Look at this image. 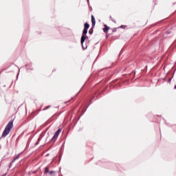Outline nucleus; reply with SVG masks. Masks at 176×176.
<instances>
[{"mask_svg":"<svg viewBox=\"0 0 176 176\" xmlns=\"http://www.w3.org/2000/svg\"><path fill=\"white\" fill-rule=\"evenodd\" d=\"M111 21H113V23H116V21H115V20H113V19H111Z\"/></svg>","mask_w":176,"mask_h":176,"instance_id":"a211bd4d","label":"nucleus"},{"mask_svg":"<svg viewBox=\"0 0 176 176\" xmlns=\"http://www.w3.org/2000/svg\"><path fill=\"white\" fill-rule=\"evenodd\" d=\"M171 33V30H168V31H166V34H170Z\"/></svg>","mask_w":176,"mask_h":176,"instance_id":"ddd939ff","label":"nucleus"},{"mask_svg":"<svg viewBox=\"0 0 176 176\" xmlns=\"http://www.w3.org/2000/svg\"><path fill=\"white\" fill-rule=\"evenodd\" d=\"M133 74H135V71H133Z\"/></svg>","mask_w":176,"mask_h":176,"instance_id":"4be33fe9","label":"nucleus"},{"mask_svg":"<svg viewBox=\"0 0 176 176\" xmlns=\"http://www.w3.org/2000/svg\"><path fill=\"white\" fill-rule=\"evenodd\" d=\"M6 175V174H5L3 176Z\"/></svg>","mask_w":176,"mask_h":176,"instance_id":"bb28decb","label":"nucleus"},{"mask_svg":"<svg viewBox=\"0 0 176 176\" xmlns=\"http://www.w3.org/2000/svg\"><path fill=\"white\" fill-rule=\"evenodd\" d=\"M80 43L82 47L83 50H86V49H87V44H85V42L82 43V38H80Z\"/></svg>","mask_w":176,"mask_h":176,"instance_id":"423d86ee","label":"nucleus"},{"mask_svg":"<svg viewBox=\"0 0 176 176\" xmlns=\"http://www.w3.org/2000/svg\"><path fill=\"white\" fill-rule=\"evenodd\" d=\"M110 19L111 20H113V19H112V16H110Z\"/></svg>","mask_w":176,"mask_h":176,"instance_id":"412c9836","label":"nucleus"},{"mask_svg":"<svg viewBox=\"0 0 176 176\" xmlns=\"http://www.w3.org/2000/svg\"><path fill=\"white\" fill-rule=\"evenodd\" d=\"M126 27H127L126 25H120V27H118V28H126Z\"/></svg>","mask_w":176,"mask_h":176,"instance_id":"9b49d317","label":"nucleus"},{"mask_svg":"<svg viewBox=\"0 0 176 176\" xmlns=\"http://www.w3.org/2000/svg\"><path fill=\"white\" fill-rule=\"evenodd\" d=\"M111 21H113V23H116V21H115V20H113V19H111Z\"/></svg>","mask_w":176,"mask_h":176,"instance_id":"f3484780","label":"nucleus"},{"mask_svg":"<svg viewBox=\"0 0 176 176\" xmlns=\"http://www.w3.org/2000/svg\"><path fill=\"white\" fill-rule=\"evenodd\" d=\"M49 155H50L49 153H48V154H46L45 156H49Z\"/></svg>","mask_w":176,"mask_h":176,"instance_id":"5701e85b","label":"nucleus"},{"mask_svg":"<svg viewBox=\"0 0 176 176\" xmlns=\"http://www.w3.org/2000/svg\"><path fill=\"white\" fill-rule=\"evenodd\" d=\"M87 29H83L82 30V34L81 36V42L83 43L87 39H89V36H87Z\"/></svg>","mask_w":176,"mask_h":176,"instance_id":"7ed1b4c3","label":"nucleus"},{"mask_svg":"<svg viewBox=\"0 0 176 176\" xmlns=\"http://www.w3.org/2000/svg\"><path fill=\"white\" fill-rule=\"evenodd\" d=\"M87 3H88V5H89V4H90V1H89V0H87Z\"/></svg>","mask_w":176,"mask_h":176,"instance_id":"dca6fc26","label":"nucleus"},{"mask_svg":"<svg viewBox=\"0 0 176 176\" xmlns=\"http://www.w3.org/2000/svg\"><path fill=\"white\" fill-rule=\"evenodd\" d=\"M89 104H91V100H90Z\"/></svg>","mask_w":176,"mask_h":176,"instance_id":"b1692460","label":"nucleus"},{"mask_svg":"<svg viewBox=\"0 0 176 176\" xmlns=\"http://www.w3.org/2000/svg\"><path fill=\"white\" fill-rule=\"evenodd\" d=\"M174 89H176V85H175V87H174Z\"/></svg>","mask_w":176,"mask_h":176,"instance_id":"393cba45","label":"nucleus"},{"mask_svg":"<svg viewBox=\"0 0 176 176\" xmlns=\"http://www.w3.org/2000/svg\"><path fill=\"white\" fill-rule=\"evenodd\" d=\"M87 108H89V105L87 107L86 109H84V110H83L82 112V115H83V114L85 113V112H86Z\"/></svg>","mask_w":176,"mask_h":176,"instance_id":"9d476101","label":"nucleus"},{"mask_svg":"<svg viewBox=\"0 0 176 176\" xmlns=\"http://www.w3.org/2000/svg\"><path fill=\"white\" fill-rule=\"evenodd\" d=\"M13 129V121H10L5 128V130L3 132V137H6L9 133H10V130Z\"/></svg>","mask_w":176,"mask_h":176,"instance_id":"f257e3e1","label":"nucleus"},{"mask_svg":"<svg viewBox=\"0 0 176 176\" xmlns=\"http://www.w3.org/2000/svg\"><path fill=\"white\" fill-rule=\"evenodd\" d=\"M61 133V129H58L54 135L53 138H52V140L56 142V140L58 138V135H60V133Z\"/></svg>","mask_w":176,"mask_h":176,"instance_id":"20e7f679","label":"nucleus"},{"mask_svg":"<svg viewBox=\"0 0 176 176\" xmlns=\"http://www.w3.org/2000/svg\"><path fill=\"white\" fill-rule=\"evenodd\" d=\"M104 27L103 32H104V34H108V31H109V27L107 25H104Z\"/></svg>","mask_w":176,"mask_h":176,"instance_id":"39448f33","label":"nucleus"},{"mask_svg":"<svg viewBox=\"0 0 176 176\" xmlns=\"http://www.w3.org/2000/svg\"><path fill=\"white\" fill-rule=\"evenodd\" d=\"M54 173H56L55 171H54V170H49V172H48V174L50 175V176H53V175H52V174H54Z\"/></svg>","mask_w":176,"mask_h":176,"instance_id":"6e6552de","label":"nucleus"},{"mask_svg":"<svg viewBox=\"0 0 176 176\" xmlns=\"http://www.w3.org/2000/svg\"><path fill=\"white\" fill-rule=\"evenodd\" d=\"M78 94H79V92L76 96H78Z\"/></svg>","mask_w":176,"mask_h":176,"instance_id":"a878e982","label":"nucleus"},{"mask_svg":"<svg viewBox=\"0 0 176 176\" xmlns=\"http://www.w3.org/2000/svg\"><path fill=\"white\" fill-rule=\"evenodd\" d=\"M49 108H50V106H47L45 108V109H49Z\"/></svg>","mask_w":176,"mask_h":176,"instance_id":"2eb2a0df","label":"nucleus"},{"mask_svg":"<svg viewBox=\"0 0 176 176\" xmlns=\"http://www.w3.org/2000/svg\"><path fill=\"white\" fill-rule=\"evenodd\" d=\"M118 30V28H114L112 30L113 32H116V30Z\"/></svg>","mask_w":176,"mask_h":176,"instance_id":"f8f14e48","label":"nucleus"},{"mask_svg":"<svg viewBox=\"0 0 176 176\" xmlns=\"http://www.w3.org/2000/svg\"><path fill=\"white\" fill-rule=\"evenodd\" d=\"M91 19L92 25H91V28L89 30V35L93 34V32H94L93 28L96 27V18L94 17V15H91Z\"/></svg>","mask_w":176,"mask_h":176,"instance_id":"f03ea898","label":"nucleus"},{"mask_svg":"<svg viewBox=\"0 0 176 176\" xmlns=\"http://www.w3.org/2000/svg\"><path fill=\"white\" fill-rule=\"evenodd\" d=\"M64 144H65V142H63V144L62 145V148L64 146Z\"/></svg>","mask_w":176,"mask_h":176,"instance_id":"aec40b11","label":"nucleus"},{"mask_svg":"<svg viewBox=\"0 0 176 176\" xmlns=\"http://www.w3.org/2000/svg\"><path fill=\"white\" fill-rule=\"evenodd\" d=\"M93 10V8L90 7V11L91 12Z\"/></svg>","mask_w":176,"mask_h":176,"instance_id":"6ab92c4d","label":"nucleus"},{"mask_svg":"<svg viewBox=\"0 0 176 176\" xmlns=\"http://www.w3.org/2000/svg\"><path fill=\"white\" fill-rule=\"evenodd\" d=\"M171 79H173V78H169V79H168V83H170V82H171Z\"/></svg>","mask_w":176,"mask_h":176,"instance_id":"4468645a","label":"nucleus"},{"mask_svg":"<svg viewBox=\"0 0 176 176\" xmlns=\"http://www.w3.org/2000/svg\"><path fill=\"white\" fill-rule=\"evenodd\" d=\"M89 28H90V25L87 22H86L84 24V29L89 30Z\"/></svg>","mask_w":176,"mask_h":176,"instance_id":"0eeeda50","label":"nucleus"},{"mask_svg":"<svg viewBox=\"0 0 176 176\" xmlns=\"http://www.w3.org/2000/svg\"><path fill=\"white\" fill-rule=\"evenodd\" d=\"M46 173H49V168L48 167L45 168V173L46 174Z\"/></svg>","mask_w":176,"mask_h":176,"instance_id":"1a4fd4ad","label":"nucleus"}]
</instances>
